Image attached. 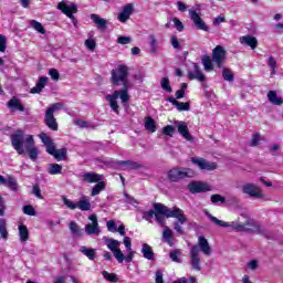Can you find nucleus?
I'll list each match as a JSON object with an SVG mask.
<instances>
[{"label": "nucleus", "instance_id": "obj_1", "mask_svg": "<svg viewBox=\"0 0 283 283\" xmlns=\"http://www.w3.org/2000/svg\"><path fill=\"white\" fill-rule=\"evenodd\" d=\"M127 76H129V67L125 65H118L115 70L112 71V83L115 87H118L120 83L123 84V88L119 91H114L113 94H108L105 96L106 101L109 103L111 109L118 114V98H120L123 105H127L129 103V82L127 81Z\"/></svg>", "mask_w": 283, "mask_h": 283}, {"label": "nucleus", "instance_id": "obj_2", "mask_svg": "<svg viewBox=\"0 0 283 283\" xmlns=\"http://www.w3.org/2000/svg\"><path fill=\"white\" fill-rule=\"evenodd\" d=\"M206 216L213 222V224H217V227L232 229V231H237V233H264V228H262V226L247 212L241 213L238 219L231 222L222 221L209 212H206Z\"/></svg>", "mask_w": 283, "mask_h": 283}, {"label": "nucleus", "instance_id": "obj_3", "mask_svg": "<svg viewBox=\"0 0 283 283\" xmlns=\"http://www.w3.org/2000/svg\"><path fill=\"white\" fill-rule=\"evenodd\" d=\"M10 139L13 149L17 150V154H19V156H23V154H25L27 148L29 151V157L33 161H35L36 158H39V149L34 147V137L32 135H29L25 138V132H23L22 129H18L13 134H11Z\"/></svg>", "mask_w": 283, "mask_h": 283}, {"label": "nucleus", "instance_id": "obj_4", "mask_svg": "<svg viewBox=\"0 0 283 283\" xmlns=\"http://www.w3.org/2000/svg\"><path fill=\"white\" fill-rule=\"evenodd\" d=\"M155 218L156 222L160 224V227H165L167 224V221H165V218H176L178 219V222L180 224H185L187 222V217H185V211L180 210L178 207H174L172 209H169L167 206L163 203H155Z\"/></svg>", "mask_w": 283, "mask_h": 283}, {"label": "nucleus", "instance_id": "obj_5", "mask_svg": "<svg viewBox=\"0 0 283 283\" xmlns=\"http://www.w3.org/2000/svg\"><path fill=\"white\" fill-rule=\"evenodd\" d=\"M200 251L203 255H211L212 250L209 241L203 235L198 238V244L192 245L190 249V265L193 271H202V266L200 265Z\"/></svg>", "mask_w": 283, "mask_h": 283}, {"label": "nucleus", "instance_id": "obj_6", "mask_svg": "<svg viewBox=\"0 0 283 283\" xmlns=\"http://www.w3.org/2000/svg\"><path fill=\"white\" fill-rule=\"evenodd\" d=\"M62 108H63V104L61 103L52 104L46 108V112L44 115V124L52 132H59V123L56 122V117H54V112H59V109H62Z\"/></svg>", "mask_w": 283, "mask_h": 283}, {"label": "nucleus", "instance_id": "obj_7", "mask_svg": "<svg viewBox=\"0 0 283 283\" xmlns=\"http://www.w3.org/2000/svg\"><path fill=\"white\" fill-rule=\"evenodd\" d=\"M193 176H196V171L185 167H175L167 172V178L170 182H178L179 180H184V178H193Z\"/></svg>", "mask_w": 283, "mask_h": 283}, {"label": "nucleus", "instance_id": "obj_8", "mask_svg": "<svg viewBox=\"0 0 283 283\" xmlns=\"http://www.w3.org/2000/svg\"><path fill=\"white\" fill-rule=\"evenodd\" d=\"M104 242L109 251H112L115 260H117L118 264H123L125 262V254L120 250V241L109 238H104Z\"/></svg>", "mask_w": 283, "mask_h": 283}, {"label": "nucleus", "instance_id": "obj_9", "mask_svg": "<svg viewBox=\"0 0 283 283\" xmlns=\"http://www.w3.org/2000/svg\"><path fill=\"white\" fill-rule=\"evenodd\" d=\"M62 202L72 211H74V209H80V211H90L92 209V203L87 197H82L80 201L74 203L72 200L67 199V197L62 196Z\"/></svg>", "mask_w": 283, "mask_h": 283}, {"label": "nucleus", "instance_id": "obj_10", "mask_svg": "<svg viewBox=\"0 0 283 283\" xmlns=\"http://www.w3.org/2000/svg\"><path fill=\"white\" fill-rule=\"evenodd\" d=\"M242 193L249 196L250 198H255L256 200H262L266 198L262 188L253 182H247L241 187Z\"/></svg>", "mask_w": 283, "mask_h": 283}, {"label": "nucleus", "instance_id": "obj_11", "mask_svg": "<svg viewBox=\"0 0 283 283\" xmlns=\"http://www.w3.org/2000/svg\"><path fill=\"white\" fill-rule=\"evenodd\" d=\"M190 160L191 164L197 165L201 171H216V169H218V164L209 161L202 157H192Z\"/></svg>", "mask_w": 283, "mask_h": 283}, {"label": "nucleus", "instance_id": "obj_12", "mask_svg": "<svg viewBox=\"0 0 283 283\" xmlns=\"http://www.w3.org/2000/svg\"><path fill=\"white\" fill-rule=\"evenodd\" d=\"M57 10H61L63 14H66L69 19H71L72 23L76 24V18L74 17V14L78 12V8L76 7L75 3L67 4L65 2H60L57 4Z\"/></svg>", "mask_w": 283, "mask_h": 283}, {"label": "nucleus", "instance_id": "obj_13", "mask_svg": "<svg viewBox=\"0 0 283 283\" xmlns=\"http://www.w3.org/2000/svg\"><path fill=\"white\" fill-rule=\"evenodd\" d=\"M88 220H91V223L86 224L84 228L86 235H99L101 227L98 226V217L91 214L88 216Z\"/></svg>", "mask_w": 283, "mask_h": 283}, {"label": "nucleus", "instance_id": "obj_14", "mask_svg": "<svg viewBox=\"0 0 283 283\" xmlns=\"http://www.w3.org/2000/svg\"><path fill=\"white\" fill-rule=\"evenodd\" d=\"M189 17H190L191 21L193 22L195 27L197 28V30H202L203 32H209V27L207 25L205 20H202V18H200V14H198V12H196V10H189Z\"/></svg>", "mask_w": 283, "mask_h": 283}, {"label": "nucleus", "instance_id": "obj_15", "mask_svg": "<svg viewBox=\"0 0 283 283\" xmlns=\"http://www.w3.org/2000/svg\"><path fill=\"white\" fill-rule=\"evenodd\" d=\"M224 59H227V51L220 45L216 46L212 51L213 63H216L218 67H222Z\"/></svg>", "mask_w": 283, "mask_h": 283}, {"label": "nucleus", "instance_id": "obj_16", "mask_svg": "<svg viewBox=\"0 0 283 283\" xmlns=\"http://www.w3.org/2000/svg\"><path fill=\"white\" fill-rule=\"evenodd\" d=\"M188 189L191 193H205L211 191V186L202 181H192L188 185Z\"/></svg>", "mask_w": 283, "mask_h": 283}, {"label": "nucleus", "instance_id": "obj_17", "mask_svg": "<svg viewBox=\"0 0 283 283\" xmlns=\"http://www.w3.org/2000/svg\"><path fill=\"white\" fill-rule=\"evenodd\" d=\"M39 138L42 140L43 145H45L48 154H50V156H54L56 151V144H54L52 138L45 133H41Z\"/></svg>", "mask_w": 283, "mask_h": 283}, {"label": "nucleus", "instance_id": "obj_18", "mask_svg": "<svg viewBox=\"0 0 283 283\" xmlns=\"http://www.w3.org/2000/svg\"><path fill=\"white\" fill-rule=\"evenodd\" d=\"M175 125L177 127V132L188 140L189 143H193V136L189 133V127L187 126V123L185 122H175Z\"/></svg>", "mask_w": 283, "mask_h": 283}, {"label": "nucleus", "instance_id": "obj_19", "mask_svg": "<svg viewBox=\"0 0 283 283\" xmlns=\"http://www.w3.org/2000/svg\"><path fill=\"white\" fill-rule=\"evenodd\" d=\"M188 78L190 81H199L200 83H205V73L200 70L198 64H193L192 70L188 71Z\"/></svg>", "mask_w": 283, "mask_h": 283}, {"label": "nucleus", "instance_id": "obj_20", "mask_svg": "<svg viewBox=\"0 0 283 283\" xmlns=\"http://www.w3.org/2000/svg\"><path fill=\"white\" fill-rule=\"evenodd\" d=\"M132 14H134V4L128 3L123 8L122 12L118 13L117 19L120 23H127Z\"/></svg>", "mask_w": 283, "mask_h": 283}, {"label": "nucleus", "instance_id": "obj_21", "mask_svg": "<svg viewBox=\"0 0 283 283\" xmlns=\"http://www.w3.org/2000/svg\"><path fill=\"white\" fill-rule=\"evenodd\" d=\"M124 247H126L127 254L124 255V261L129 264L132 260H134V255H136V251L132 249V239L129 237L124 238Z\"/></svg>", "mask_w": 283, "mask_h": 283}, {"label": "nucleus", "instance_id": "obj_22", "mask_svg": "<svg viewBox=\"0 0 283 283\" xmlns=\"http://www.w3.org/2000/svg\"><path fill=\"white\" fill-rule=\"evenodd\" d=\"M7 105L11 112H25V107L21 104V99L17 97H12Z\"/></svg>", "mask_w": 283, "mask_h": 283}, {"label": "nucleus", "instance_id": "obj_23", "mask_svg": "<svg viewBox=\"0 0 283 283\" xmlns=\"http://www.w3.org/2000/svg\"><path fill=\"white\" fill-rule=\"evenodd\" d=\"M241 45H248L251 50L258 48V38L251 35H243L240 38Z\"/></svg>", "mask_w": 283, "mask_h": 283}, {"label": "nucleus", "instance_id": "obj_24", "mask_svg": "<svg viewBox=\"0 0 283 283\" xmlns=\"http://www.w3.org/2000/svg\"><path fill=\"white\" fill-rule=\"evenodd\" d=\"M84 182L94 184V182H101L103 180V175H98L96 172H86L82 176Z\"/></svg>", "mask_w": 283, "mask_h": 283}, {"label": "nucleus", "instance_id": "obj_25", "mask_svg": "<svg viewBox=\"0 0 283 283\" xmlns=\"http://www.w3.org/2000/svg\"><path fill=\"white\" fill-rule=\"evenodd\" d=\"M48 81L49 78L45 76L40 77L35 86L31 88V94H41L43 88L48 85Z\"/></svg>", "mask_w": 283, "mask_h": 283}, {"label": "nucleus", "instance_id": "obj_26", "mask_svg": "<svg viewBox=\"0 0 283 283\" xmlns=\"http://www.w3.org/2000/svg\"><path fill=\"white\" fill-rule=\"evenodd\" d=\"M167 101H168V103H171V105H175V107H177L178 112H189V109H191L188 102L187 103L178 102L174 97H168Z\"/></svg>", "mask_w": 283, "mask_h": 283}, {"label": "nucleus", "instance_id": "obj_27", "mask_svg": "<svg viewBox=\"0 0 283 283\" xmlns=\"http://www.w3.org/2000/svg\"><path fill=\"white\" fill-rule=\"evenodd\" d=\"M163 238H164V242L169 244V247H174V230L172 229H170L167 226H164Z\"/></svg>", "mask_w": 283, "mask_h": 283}, {"label": "nucleus", "instance_id": "obj_28", "mask_svg": "<svg viewBox=\"0 0 283 283\" xmlns=\"http://www.w3.org/2000/svg\"><path fill=\"white\" fill-rule=\"evenodd\" d=\"M20 242H28L30 240V230H28V226L20 224L18 228Z\"/></svg>", "mask_w": 283, "mask_h": 283}, {"label": "nucleus", "instance_id": "obj_29", "mask_svg": "<svg viewBox=\"0 0 283 283\" xmlns=\"http://www.w3.org/2000/svg\"><path fill=\"white\" fill-rule=\"evenodd\" d=\"M142 253L145 260H155L154 249H151V245L144 243L142 245Z\"/></svg>", "mask_w": 283, "mask_h": 283}, {"label": "nucleus", "instance_id": "obj_30", "mask_svg": "<svg viewBox=\"0 0 283 283\" xmlns=\"http://www.w3.org/2000/svg\"><path fill=\"white\" fill-rule=\"evenodd\" d=\"M91 19L102 30L107 29V20L101 18L99 14L93 13V14H91Z\"/></svg>", "mask_w": 283, "mask_h": 283}, {"label": "nucleus", "instance_id": "obj_31", "mask_svg": "<svg viewBox=\"0 0 283 283\" xmlns=\"http://www.w3.org/2000/svg\"><path fill=\"white\" fill-rule=\"evenodd\" d=\"M268 99L272 105H282L283 99L282 97L277 96V91H270L268 93Z\"/></svg>", "mask_w": 283, "mask_h": 283}, {"label": "nucleus", "instance_id": "obj_32", "mask_svg": "<svg viewBox=\"0 0 283 283\" xmlns=\"http://www.w3.org/2000/svg\"><path fill=\"white\" fill-rule=\"evenodd\" d=\"M6 187H8V189H10V191H13V193H19V184L17 182V178L9 176L7 178V185Z\"/></svg>", "mask_w": 283, "mask_h": 283}, {"label": "nucleus", "instance_id": "obj_33", "mask_svg": "<svg viewBox=\"0 0 283 283\" xmlns=\"http://www.w3.org/2000/svg\"><path fill=\"white\" fill-rule=\"evenodd\" d=\"M144 127L147 129V132H150V134H155L157 126L156 120L151 117H145L144 119Z\"/></svg>", "mask_w": 283, "mask_h": 283}, {"label": "nucleus", "instance_id": "obj_34", "mask_svg": "<svg viewBox=\"0 0 283 283\" xmlns=\"http://www.w3.org/2000/svg\"><path fill=\"white\" fill-rule=\"evenodd\" d=\"M69 229L73 235H77V238H81L83 235V229H81V226L76 223V221H71L69 223Z\"/></svg>", "mask_w": 283, "mask_h": 283}, {"label": "nucleus", "instance_id": "obj_35", "mask_svg": "<svg viewBox=\"0 0 283 283\" xmlns=\"http://www.w3.org/2000/svg\"><path fill=\"white\" fill-rule=\"evenodd\" d=\"M80 252L83 253L88 260H95L96 259V250L95 249H90L85 245L80 247Z\"/></svg>", "mask_w": 283, "mask_h": 283}, {"label": "nucleus", "instance_id": "obj_36", "mask_svg": "<svg viewBox=\"0 0 283 283\" xmlns=\"http://www.w3.org/2000/svg\"><path fill=\"white\" fill-rule=\"evenodd\" d=\"M61 171H63V166H61L59 164H50L49 165L48 174H50V176H59V174H61Z\"/></svg>", "mask_w": 283, "mask_h": 283}, {"label": "nucleus", "instance_id": "obj_37", "mask_svg": "<svg viewBox=\"0 0 283 283\" xmlns=\"http://www.w3.org/2000/svg\"><path fill=\"white\" fill-rule=\"evenodd\" d=\"M148 40H149L150 54H156V52H158V39H156V35L150 34L148 36Z\"/></svg>", "mask_w": 283, "mask_h": 283}, {"label": "nucleus", "instance_id": "obj_38", "mask_svg": "<svg viewBox=\"0 0 283 283\" xmlns=\"http://www.w3.org/2000/svg\"><path fill=\"white\" fill-rule=\"evenodd\" d=\"M268 66L271 69V76H275V74H277V61L273 55L268 59Z\"/></svg>", "mask_w": 283, "mask_h": 283}, {"label": "nucleus", "instance_id": "obj_39", "mask_svg": "<svg viewBox=\"0 0 283 283\" xmlns=\"http://www.w3.org/2000/svg\"><path fill=\"white\" fill-rule=\"evenodd\" d=\"M0 235L2 240H8V228L6 219H0Z\"/></svg>", "mask_w": 283, "mask_h": 283}, {"label": "nucleus", "instance_id": "obj_40", "mask_svg": "<svg viewBox=\"0 0 283 283\" xmlns=\"http://www.w3.org/2000/svg\"><path fill=\"white\" fill-rule=\"evenodd\" d=\"M119 165H127L128 169H143V167H145L143 164H138L132 160L119 161Z\"/></svg>", "mask_w": 283, "mask_h": 283}, {"label": "nucleus", "instance_id": "obj_41", "mask_svg": "<svg viewBox=\"0 0 283 283\" xmlns=\"http://www.w3.org/2000/svg\"><path fill=\"white\" fill-rule=\"evenodd\" d=\"M105 190V184L103 180L97 181V185H95L92 189L91 196H98L101 191Z\"/></svg>", "mask_w": 283, "mask_h": 283}, {"label": "nucleus", "instance_id": "obj_42", "mask_svg": "<svg viewBox=\"0 0 283 283\" xmlns=\"http://www.w3.org/2000/svg\"><path fill=\"white\" fill-rule=\"evenodd\" d=\"M102 275L104 280H106L107 282H113V283L118 282V275L116 273H109L107 271H103Z\"/></svg>", "mask_w": 283, "mask_h": 283}, {"label": "nucleus", "instance_id": "obj_43", "mask_svg": "<svg viewBox=\"0 0 283 283\" xmlns=\"http://www.w3.org/2000/svg\"><path fill=\"white\" fill-rule=\"evenodd\" d=\"M67 156V149L61 148L56 149L55 153L53 154V157L55 160H65Z\"/></svg>", "mask_w": 283, "mask_h": 283}, {"label": "nucleus", "instance_id": "obj_44", "mask_svg": "<svg viewBox=\"0 0 283 283\" xmlns=\"http://www.w3.org/2000/svg\"><path fill=\"white\" fill-rule=\"evenodd\" d=\"M161 90L164 92H168V94H171L174 90L171 88V84L169 83V77H163L160 81Z\"/></svg>", "mask_w": 283, "mask_h": 283}, {"label": "nucleus", "instance_id": "obj_45", "mask_svg": "<svg viewBox=\"0 0 283 283\" xmlns=\"http://www.w3.org/2000/svg\"><path fill=\"white\" fill-rule=\"evenodd\" d=\"M202 65H203L206 72H212V70H213V62L211 61L210 56H203Z\"/></svg>", "mask_w": 283, "mask_h": 283}, {"label": "nucleus", "instance_id": "obj_46", "mask_svg": "<svg viewBox=\"0 0 283 283\" xmlns=\"http://www.w3.org/2000/svg\"><path fill=\"white\" fill-rule=\"evenodd\" d=\"M31 28H33V30H35L40 34H45V28H43V24H41V22L36 20L31 21Z\"/></svg>", "mask_w": 283, "mask_h": 283}, {"label": "nucleus", "instance_id": "obj_47", "mask_svg": "<svg viewBox=\"0 0 283 283\" xmlns=\"http://www.w3.org/2000/svg\"><path fill=\"white\" fill-rule=\"evenodd\" d=\"M210 200L213 205H218V202H220V205H224L227 202V198L222 197V195H212Z\"/></svg>", "mask_w": 283, "mask_h": 283}, {"label": "nucleus", "instance_id": "obj_48", "mask_svg": "<svg viewBox=\"0 0 283 283\" xmlns=\"http://www.w3.org/2000/svg\"><path fill=\"white\" fill-rule=\"evenodd\" d=\"M22 211L25 216H36V211L31 205L22 207Z\"/></svg>", "mask_w": 283, "mask_h": 283}, {"label": "nucleus", "instance_id": "obj_49", "mask_svg": "<svg viewBox=\"0 0 283 283\" xmlns=\"http://www.w3.org/2000/svg\"><path fill=\"white\" fill-rule=\"evenodd\" d=\"M222 76L224 81H229V83L233 82V72L229 69H223Z\"/></svg>", "mask_w": 283, "mask_h": 283}, {"label": "nucleus", "instance_id": "obj_50", "mask_svg": "<svg viewBox=\"0 0 283 283\" xmlns=\"http://www.w3.org/2000/svg\"><path fill=\"white\" fill-rule=\"evenodd\" d=\"M163 133L166 136H174V134H176V127L171 126V125H167L163 128Z\"/></svg>", "mask_w": 283, "mask_h": 283}, {"label": "nucleus", "instance_id": "obj_51", "mask_svg": "<svg viewBox=\"0 0 283 283\" xmlns=\"http://www.w3.org/2000/svg\"><path fill=\"white\" fill-rule=\"evenodd\" d=\"M238 202H240V199H238V197L235 196H232L226 199L224 205H227L228 207H233L234 205H238Z\"/></svg>", "mask_w": 283, "mask_h": 283}, {"label": "nucleus", "instance_id": "obj_52", "mask_svg": "<svg viewBox=\"0 0 283 283\" xmlns=\"http://www.w3.org/2000/svg\"><path fill=\"white\" fill-rule=\"evenodd\" d=\"M6 48H8V38H6L3 34H0V52H6Z\"/></svg>", "mask_w": 283, "mask_h": 283}, {"label": "nucleus", "instance_id": "obj_53", "mask_svg": "<svg viewBox=\"0 0 283 283\" xmlns=\"http://www.w3.org/2000/svg\"><path fill=\"white\" fill-rule=\"evenodd\" d=\"M154 216H156V210H149L144 212V220H147V222H151V219L154 218Z\"/></svg>", "mask_w": 283, "mask_h": 283}, {"label": "nucleus", "instance_id": "obj_54", "mask_svg": "<svg viewBox=\"0 0 283 283\" xmlns=\"http://www.w3.org/2000/svg\"><path fill=\"white\" fill-rule=\"evenodd\" d=\"M172 22L175 23V28L178 30V32H182V30H185V24H182V21H180L178 18H174Z\"/></svg>", "mask_w": 283, "mask_h": 283}, {"label": "nucleus", "instance_id": "obj_55", "mask_svg": "<svg viewBox=\"0 0 283 283\" xmlns=\"http://www.w3.org/2000/svg\"><path fill=\"white\" fill-rule=\"evenodd\" d=\"M85 46L91 52H94V50H96V42L94 40H92V39H88V40L85 41Z\"/></svg>", "mask_w": 283, "mask_h": 283}, {"label": "nucleus", "instance_id": "obj_56", "mask_svg": "<svg viewBox=\"0 0 283 283\" xmlns=\"http://www.w3.org/2000/svg\"><path fill=\"white\" fill-rule=\"evenodd\" d=\"M49 75L51 76L52 81H59L61 74L59 73V70L56 69H51L49 71Z\"/></svg>", "mask_w": 283, "mask_h": 283}, {"label": "nucleus", "instance_id": "obj_57", "mask_svg": "<svg viewBox=\"0 0 283 283\" xmlns=\"http://www.w3.org/2000/svg\"><path fill=\"white\" fill-rule=\"evenodd\" d=\"M178 255H180V250H175L170 252V260H172V262H178V263L182 262L180 258H178Z\"/></svg>", "mask_w": 283, "mask_h": 283}, {"label": "nucleus", "instance_id": "obj_58", "mask_svg": "<svg viewBox=\"0 0 283 283\" xmlns=\"http://www.w3.org/2000/svg\"><path fill=\"white\" fill-rule=\"evenodd\" d=\"M117 43H119V45H128V43H132V38H129V36H119L117 39Z\"/></svg>", "mask_w": 283, "mask_h": 283}, {"label": "nucleus", "instance_id": "obj_59", "mask_svg": "<svg viewBox=\"0 0 283 283\" xmlns=\"http://www.w3.org/2000/svg\"><path fill=\"white\" fill-rule=\"evenodd\" d=\"M170 43L175 50H180V42L178 41V36H170Z\"/></svg>", "mask_w": 283, "mask_h": 283}, {"label": "nucleus", "instance_id": "obj_60", "mask_svg": "<svg viewBox=\"0 0 283 283\" xmlns=\"http://www.w3.org/2000/svg\"><path fill=\"white\" fill-rule=\"evenodd\" d=\"M155 283H165V280L163 279V271L157 270L155 272Z\"/></svg>", "mask_w": 283, "mask_h": 283}, {"label": "nucleus", "instance_id": "obj_61", "mask_svg": "<svg viewBox=\"0 0 283 283\" xmlns=\"http://www.w3.org/2000/svg\"><path fill=\"white\" fill-rule=\"evenodd\" d=\"M106 227L109 231H112V233H116L117 229H116V222H114V220L107 221Z\"/></svg>", "mask_w": 283, "mask_h": 283}, {"label": "nucleus", "instance_id": "obj_62", "mask_svg": "<svg viewBox=\"0 0 283 283\" xmlns=\"http://www.w3.org/2000/svg\"><path fill=\"white\" fill-rule=\"evenodd\" d=\"M226 21L227 19L224 18V14H220L213 19V25H220V23H224Z\"/></svg>", "mask_w": 283, "mask_h": 283}, {"label": "nucleus", "instance_id": "obj_63", "mask_svg": "<svg viewBox=\"0 0 283 283\" xmlns=\"http://www.w3.org/2000/svg\"><path fill=\"white\" fill-rule=\"evenodd\" d=\"M125 198H127L126 202L128 205H133V207H136L138 205V201L134 199V197L129 196L128 193H124Z\"/></svg>", "mask_w": 283, "mask_h": 283}, {"label": "nucleus", "instance_id": "obj_64", "mask_svg": "<svg viewBox=\"0 0 283 283\" xmlns=\"http://www.w3.org/2000/svg\"><path fill=\"white\" fill-rule=\"evenodd\" d=\"M33 193L35 195V198L43 200V195H41V188L39 186H33Z\"/></svg>", "mask_w": 283, "mask_h": 283}]
</instances>
